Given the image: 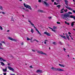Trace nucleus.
I'll list each match as a JSON object with an SVG mask.
<instances>
[{"mask_svg":"<svg viewBox=\"0 0 75 75\" xmlns=\"http://www.w3.org/2000/svg\"><path fill=\"white\" fill-rule=\"evenodd\" d=\"M0 29L1 30H3V28H2V27L0 26Z\"/></svg>","mask_w":75,"mask_h":75,"instance_id":"34","label":"nucleus"},{"mask_svg":"<svg viewBox=\"0 0 75 75\" xmlns=\"http://www.w3.org/2000/svg\"><path fill=\"white\" fill-rule=\"evenodd\" d=\"M67 25H69V23H67Z\"/></svg>","mask_w":75,"mask_h":75,"instance_id":"60","label":"nucleus"},{"mask_svg":"<svg viewBox=\"0 0 75 75\" xmlns=\"http://www.w3.org/2000/svg\"><path fill=\"white\" fill-rule=\"evenodd\" d=\"M64 10V9L63 8L62 9V10H61V11H63V10Z\"/></svg>","mask_w":75,"mask_h":75,"instance_id":"57","label":"nucleus"},{"mask_svg":"<svg viewBox=\"0 0 75 75\" xmlns=\"http://www.w3.org/2000/svg\"><path fill=\"white\" fill-rule=\"evenodd\" d=\"M70 17L71 18H73L74 20H75V16H70Z\"/></svg>","mask_w":75,"mask_h":75,"instance_id":"20","label":"nucleus"},{"mask_svg":"<svg viewBox=\"0 0 75 75\" xmlns=\"http://www.w3.org/2000/svg\"><path fill=\"white\" fill-rule=\"evenodd\" d=\"M48 27L50 29H51L52 31H53V32H54V33H56V32H57V31L56 30H54V29H53V28H51L50 27Z\"/></svg>","mask_w":75,"mask_h":75,"instance_id":"11","label":"nucleus"},{"mask_svg":"<svg viewBox=\"0 0 75 75\" xmlns=\"http://www.w3.org/2000/svg\"><path fill=\"white\" fill-rule=\"evenodd\" d=\"M8 38L9 40H11V41H14V42H17V39H13L10 37H8Z\"/></svg>","mask_w":75,"mask_h":75,"instance_id":"4","label":"nucleus"},{"mask_svg":"<svg viewBox=\"0 0 75 75\" xmlns=\"http://www.w3.org/2000/svg\"><path fill=\"white\" fill-rule=\"evenodd\" d=\"M1 43H2L3 44H6V43L4 41H1Z\"/></svg>","mask_w":75,"mask_h":75,"instance_id":"35","label":"nucleus"},{"mask_svg":"<svg viewBox=\"0 0 75 75\" xmlns=\"http://www.w3.org/2000/svg\"><path fill=\"white\" fill-rule=\"evenodd\" d=\"M0 63L1 64V65H2V66H4V65H5V64L3 62H0Z\"/></svg>","mask_w":75,"mask_h":75,"instance_id":"21","label":"nucleus"},{"mask_svg":"<svg viewBox=\"0 0 75 75\" xmlns=\"http://www.w3.org/2000/svg\"><path fill=\"white\" fill-rule=\"evenodd\" d=\"M59 36H61V37L63 38H64V39H66V37H65V36H64L62 35H60Z\"/></svg>","mask_w":75,"mask_h":75,"instance_id":"18","label":"nucleus"},{"mask_svg":"<svg viewBox=\"0 0 75 75\" xmlns=\"http://www.w3.org/2000/svg\"><path fill=\"white\" fill-rule=\"evenodd\" d=\"M53 29H57V27L55 26H53Z\"/></svg>","mask_w":75,"mask_h":75,"instance_id":"38","label":"nucleus"},{"mask_svg":"<svg viewBox=\"0 0 75 75\" xmlns=\"http://www.w3.org/2000/svg\"><path fill=\"white\" fill-rule=\"evenodd\" d=\"M30 68H33V66H30Z\"/></svg>","mask_w":75,"mask_h":75,"instance_id":"44","label":"nucleus"},{"mask_svg":"<svg viewBox=\"0 0 75 75\" xmlns=\"http://www.w3.org/2000/svg\"><path fill=\"white\" fill-rule=\"evenodd\" d=\"M30 42H34L32 40L30 41Z\"/></svg>","mask_w":75,"mask_h":75,"instance_id":"53","label":"nucleus"},{"mask_svg":"<svg viewBox=\"0 0 75 75\" xmlns=\"http://www.w3.org/2000/svg\"><path fill=\"white\" fill-rule=\"evenodd\" d=\"M38 11H39V12H41V13H44V11L42 10H38Z\"/></svg>","mask_w":75,"mask_h":75,"instance_id":"23","label":"nucleus"},{"mask_svg":"<svg viewBox=\"0 0 75 75\" xmlns=\"http://www.w3.org/2000/svg\"><path fill=\"white\" fill-rule=\"evenodd\" d=\"M64 11L65 12H67V11H68V10L67 9H66L65 10H64Z\"/></svg>","mask_w":75,"mask_h":75,"instance_id":"42","label":"nucleus"},{"mask_svg":"<svg viewBox=\"0 0 75 75\" xmlns=\"http://www.w3.org/2000/svg\"><path fill=\"white\" fill-rule=\"evenodd\" d=\"M73 12L74 13H75V11L73 10Z\"/></svg>","mask_w":75,"mask_h":75,"instance_id":"48","label":"nucleus"},{"mask_svg":"<svg viewBox=\"0 0 75 75\" xmlns=\"http://www.w3.org/2000/svg\"><path fill=\"white\" fill-rule=\"evenodd\" d=\"M65 34L66 35V36L67 38V39H68V40H69V36L68 35V34L67 33H66Z\"/></svg>","mask_w":75,"mask_h":75,"instance_id":"12","label":"nucleus"},{"mask_svg":"<svg viewBox=\"0 0 75 75\" xmlns=\"http://www.w3.org/2000/svg\"><path fill=\"white\" fill-rule=\"evenodd\" d=\"M68 13L69 14H72V13L71 12H69Z\"/></svg>","mask_w":75,"mask_h":75,"instance_id":"37","label":"nucleus"},{"mask_svg":"<svg viewBox=\"0 0 75 75\" xmlns=\"http://www.w3.org/2000/svg\"><path fill=\"white\" fill-rule=\"evenodd\" d=\"M37 52L38 54H42L43 55H46V56H47V53H45L42 51H38Z\"/></svg>","mask_w":75,"mask_h":75,"instance_id":"3","label":"nucleus"},{"mask_svg":"<svg viewBox=\"0 0 75 75\" xmlns=\"http://www.w3.org/2000/svg\"><path fill=\"white\" fill-rule=\"evenodd\" d=\"M66 8H67V9H68L69 10H71V11H73V9H72L70 7H69V6H65Z\"/></svg>","mask_w":75,"mask_h":75,"instance_id":"7","label":"nucleus"},{"mask_svg":"<svg viewBox=\"0 0 75 75\" xmlns=\"http://www.w3.org/2000/svg\"><path fill=\"white\" fill-rule=\"evenodd\" d=\"M10 75H15V74H11Z\"/></svg>","mask_w":75,"mask_h":75,"instance_id":"61","label":"nucleus"},{"mask_svg":"<svg viewBox=\"0 0 75 75\" xmlns=\"http://www.w3.org/2000/svg\"><path fill=\"white\" fill-rule=\"evenodd\" d=\"M53 44L54 45H57V43H56V42H53Z\"/></svg>","mask_w":75,"mask_h":75,"instance_id":"33","label":"nucleus"},{"mask_svg":"<svg viewBox=\"0 0 75 75\" xmlns=\"http://www.w3.org/2000/svg\"><path fill=\"white\" fill-rule=\"evenodd\" d=\"M2 46V44L0 43V47H1Z\"/></svg>","mask_w":75,"mask_h":75,"instance_id":"43","label":"nucleus"},{"mask_svg":"<svg viewBox=\"0 0 75 75\" xmlns=\"http://www.w3.org/2000/svg\"><path fill=\"white\" fill-rule=\"evenodd\" d=\"M3 71L4 72H6V71H7V67H6V68L5 69H3Z\"/></svg>","mask_w":75,"mask_h":75,"instance_id":"24","label":"nucleus"},{"mask_svg":"<svg viewBox=\"0 0 75 75\" xmlns=\"http://www.w3.org/2000/svg\"><path fill=\"white\" fill-rule=\"evenodd\" d=\"M64 71V69H60L59 68H58L56 69V71Z\"/></svg>","mask_w":75,"mask_h":75,"instance_id":"6","label":"nucleus"},{"mask_svg":"<svg viewBox=\"0 0 75 75\" xmlns=\"http://www.w3.org/2000/svg\"><path fill=\"white\" fill-rule=\"evenodd\" d=\"M27 41H29V40H30V39L28 38L27 37Z\"/></svg>","mask_w":75,"mask_h":75,"instance_id":"32","label":"nucleus"},{"mask_svg":"<svg viewBox=\"0 0 75 75\" xmlns=\"http://www.w3.org/2000/svg\"><path fill=\"white\" fill-rule=\"evenodd\" d=\"M10 65V63H9L8 64V65Z\"/></svg>","mask_w":75,"mask_h":75,"instance_id":"64","label":"nucleus"},{"mask_svg":"<svg viewBox=\"0 0 75 75\" xmlns=\"http://www.w3.org/2000/svg\"><path fill=\"white\" fill-rule=\"evenodd\" d=\"M57 24H61V23H60V22H57Z\"/></svg>","mask_w":75,"mask_h":75,"instance_id":"40","label":"nucleus"},{"mask_svg":"<svg viewBox=\"0 0 75 75\" xmlns=\"http://www.w3.org/2000/svg\"><path fill=\"white\" fill-rule=\"evenodd\" d=\"M34 28L35 29V30H36V31H37L38 33L39 34H40V35H41V33H40V31H39L38 30V29H37V28H35V26H34Z\"/></svg>","mask_w":75,"mask_h":75,"instance_id":"5","label":"nucleus"},{"mask_svg":"<svg viewBox=\"0 0 75 75\" xmlns=\"http://www.w3.org/2000/svg\"><path fill=\"white\" fill-rule=\"evenodd\" d=\"M51 69H52L53 71H57V68H55L53 67L51 68Z\"/></svg>","mask_w":75,"mask_h":75,"instance_id":"16","label":"nucleus"},{"mask_svg":"<svg viewBox=\"0 0 75 75\" xmlns=\"http://www.w3.org/2000/svg\"><path fill=\"white\" fill-rule=\"evenodd\" d=\"M44 34H46V35H48V36H51V34L47 32H44Z\"/></svg>","mask_w":75,"mask_h":75,"instance_id":"9","label":"nucleus"},{"mask_svg":"<svg viewBox=\"0 0 75 75\" xmlns=\"http://www.w3.org/2000/svg\"><path fill=\"white\" fill-rule=\"evenodd\" d=\"M1 13L2 14H5V13L4 12H0V14H1Z\"/></svg>","mask_w":75,"mask_h":75,"instance_id":"26","label":"nucleus"},{"mask_svg":"<svg viewBox=\"0 0 75 75\" xmlns=\"http://www.w3.org/2000/svg\"><path fill=\"white\" fill-rule=\"evenodd\" d=\"M57 7H58V8H59L60 7H61V5H57Z\"/></svg>","mask_w":75,"mask_h":75,"instance_id":"31","label":"nucleus"},{"mask_svg":"<svg viewBox=\"0 0 75 75\" xmlns=\"http://www.w3.org/2000/svg\"><path fill=\"white\" fill-rule=\"evenodd\" d=\"M32 50V51H33V52H35V50Z\"/></svg>","mask_w":75,"mask_h":75,"instance_id":"51","label":"nucleus"},{"mask_svg":"<svg viewBox=\"0 0 75 75\" xmlns=\"http://www.w3.org/2000/svg\"><path fill=\"white\" fill-rule=\"evenodd\" d=\"M24 10L26 11H28V12H29V10L28 9H24Z\"/></svg>","mask_w":75,"mask_h":75,"instance_id":"28","label":"nucleus"},{"mask_svg":"<svg viewBox=\"0 0 75 75\" xmlns=\"http://www.w3.org/2000/svg\"><path fill=\"white\" fill-rule=\"evenodd\" d=\"M38 1L39 3H41V0H38Z\"/></svg>","mask_w":75,"mask_h":75,"instance_id":"39","label":"nucleus"},{"mask_svg":"<svg viewBox=\"0 0 75 75\" xmlns=\"http://www.w3.org/2000/svg\"><path fill=\"white\" fill-rule=\"evenodd\" d=\"M10 31V30H8L7 31V32H9Z\"/></svg>","mask_w":75,"mask_h":75,"instance_id":"63","label":"nucleus"},{"mask_svg":"<svg viewBox=\"0 0 75 75\" xmlns=\"http://www.w3.org/2000/svg\"><path fill=\"white\" fill-rule=\"evenodd\" d=\"M4 75H6V73H4Z\"/></svg>","mask_w":75,"mask_h":75,"instance_id":"56","label":"nucleus"},{"mask_svg":"<svg viewBox=\"0 0 75 75\" xmlns=\"http://www.w3.org/2000/svg\"><path fill=\"white\" fill-rule=\"evenodd\" d=\"M20 8H21V9H23V10H25V8H24L23 6H21V7H20Z\"/></svg>","mask_w":75,"mask_h":75,"instance_id":"30","label":"nucleus"},{"mask_svg":"<svg viewBox=\"0 0 75 75\" xmlns=\"http://www.w3.org/2000/svg\"><path fill=\"white\" fill-rule=\"evenodd\" d=\"M65 23L66 24H67V21H65Z\"/></svg>","mask_w":75,"mask_h":75,"instance_id":"46","label":"nucleus"},{"mask_svg":"<svg viewBox=\"0 0 75 75\" xmlns=\"http://www.w3.org/2000/svg\"><path fill=\"white\" fill-rule=\"evenodd\" d=\"M54 4H55V5H56V4H57V3H56V2H54Z\"/></svg>","mask_w":75,"mask_h":75,"instance_id":"54","label":"nucleus"},{"mask_svg":"<svg viewBox=\"0 0 75 75\" xmlns=\"http://www.w3.org/2000/svg\"><path fill=\"white\" fill-rule=\"evenodd\" d=\"M52 2H54V0H52Z\"/></svg>","mask_w":75,"mask_h":75,"instance_id":"59","label":"nucleus"},{"mask_svg":"<svg viewBox=\"0 0 75 75\" xmlns=\"http://www.w3.org/2000/svg\"><path fill=\"white\" fill-rule=\"evenodd\" d=\"M0 60L1 61L2 60L3 61V62H6V60H4L3 59H2V58L0 57Z\"/></svg>","mask_w":75,"mask_h":75,"instance_id":"17","label":"nucleus"},{"mask_svg":"<svg viewBox=\"0 0 75 75\" xmlns=\"http://www.w3.org/2000/svg\"><path fill=\"white\" fill-rule=\"evenodd\" d=\"M23 44H24V43H23V42H22V43H21V45H23Z\"/></svg>","mask_w":75,"mask_h":75,"instance_id":"45","label":"nucleus"},{"mask_svg":"<svg viewBox=\"0 0 75 75\" xmlns=\"http://www.w3.org/2000/svg\"><path fill=\"white\" fill-rule=\"evenodd\" d=\"M59 65L61 67H65V65L64 64H59Z\"/></svg>","mask_w":75,"mask_h":75,"instance_id":"15","label":"nucleus"},{"mask_svg":"<svg viewBox=\"0 0 75 75\" xmlns=\"http://www.w3.org/2000/svg\"><path fill=\"white\" fill-rule=\"evenodd\" d=\"M23 5L25 7H26V8H28V9H29V10H32V8H31V6H30L29 5L25 4V3L23 4Z\"/></svg>","mask_w":75,"mask_h":75,"instance_id":"2","label":"nucleus"},{"mask_svg":"<svg viewBox=\"0 0 75 75\" xmlns=\"http://www.w3.org/2000/svg\"><path fill=\"white\" fill-rule=\"evenodd\" d=\"M59 43L60 44H61V45H62V43H61V42H59Z\"/></svg>","mask_w":75,"mask_h":75,"instance_id":"50","label":"nucleus"},{"mask_svg":"<svg viewBox=\"0 0 75 75\" xmlns=\"http://www.w3.org/2000/svg\"><path fill=\"white\" fill-rule=\"evenodd\" d=\"M64 1L65 2V4L68 6V1L67 0H64Z\"/></svg>","mask_w":75,"mask_h":75,"instance_id":"19","label":"nucleus"},{"mask_svg":"<svg viewBox=\"0 0 75 75\" xmlns=\"http://www.w3.org/2000/svg\"><path fill=\"white\" fill-rule=\"evenodd\" d=\"M31 32L32 33V34H33L34 33V30L33 29H31Z\"/></svg>","mask_w":75,"mask_h":75,"instance_id":"25","label":"nucleus"},{"mask_svg":"<svg viewBox=\"0 0 75 75\" xmlns=\"http://www.w3.org/2000/svg\"><path fill=\"white\" fill-rule=\"evenodd\" d=\"M36 72H37L38 73V72H39L40 73H42V71L41 70H38L36 71Z\"/></svg>","mask_w":75,"mask_h":75,"instance_id":"14","label":"nucleus"},{"mask_svg":"<svg viewBox=\"0 0 75 75\" xmlns=\"http://www.w3.org/2000/svg\"><path fill=\"white\" fill-rule=\"evenodd\" d=\"M61 17L63 19H64L67 21L69 20V14L68 13L62 14L61 15Z\"/></svg>","mask_w":75,"mask_h":75,"instance_id":"1","label":"nucleus"},{"mask_svg":"<svg viewBox=\"0 0 75 75\" xmlns=\"http://www.w3.org/2000/svg\"><path fill=\"white\" fill-rule=\"evenodd\" d=\"M44 43L45 44H47V43L45 41L44 42Z\"/></svg>","mask_w":75,"mask_h":75,"instance_id":"58","label":"nucleus"},{"mask_svg":"<svg viewBox=\"0 0 75 75\" xmlns=\"http://www.w3.org/2000/svg\"><path fill=\"white\" fill-rule=\"evenodd\" d=\"M64 13V11H62L60 12L61 13Z\"/></svg>","mask_w":75,"mask_h":75,"instance_id":"52","label":"nucleus"},{"mask_svg":"<svg viewBox=\"0 0 75 75\" xmlns=\"http://www.w3.org/2000/svg\"><path fill=\"white\" fill-rule=\"evenodd\" d=\"M0 9L2 11L3 10V7L2 6H0Z\"/></svg>","mask_w":75,"mask_h":75,"instance_id":"27","label":"nucleus"},{"mask_svg":"<svg viewBox=\"0 0 75 75\" xmlns=\"http://www.w3.org/2000/svg\"><path fill=\"white\" fill-rule=\"evenodd\" d=\"M44 3L45 4L46 7H50V4H48L47 2L44 1Z\"/></svg>","mask_w":75,"mask_h":75,"instance_id":"8","label":"nucleus"},{"mask_svg":"<svg viewBox=\"0 0 75 75\" xmlns=\"http://www.w3.org/2000/svg\"><path fill=\"white\" fill-rule=\"evenodd\" d=\"M63 50L65 52V50H66V49H65V48H63Z\"/></svg>","mask_w":75,"mask_h":75,"instance_id":"41","label":"nucleus"},{"mask_svg":"<svg viewBox=\"0 0 75 75\" xmlns=\"http://www.w3.org/2000/svg\"><path fill=\"white\" fill-rule=\"evenodd\" d=\"M74 23H75V22H72L71 23V26L72 27H73L74 26Z\"/></svg>","mask_w":75,"mask_h":75,"instance_id":"22","label":"nucleus"},{"mask_svg":"<svg viewBox=\"0 0 75 75\" xmlns=\"http://www.w3.org/2000/svg\"><path fill=\"white\" fill-rule=\"evenodd\" d=\"M33 40V38H31L30 39V40L31 41Z\"/></svg>","mask_w":75,"mask_h":75,"instance_id":"47","label":"nucleus"},{"mask_svg":"<svg viewBox=\"0 0 75 75\" xmlns=\"http://www.w3.org/2000/svg\"><path fill=\"white\" fill-rule=\"evenodd\" d=\"M8 69H9V70H11V71H13V72L14 71V69H13V68H12L11 67H8Z\"/></svg>","mask_w":75,"mask_h":75,"instance_id":"10","label":"nucleus"},{"mask_svg":"<svg viewBox=\"0 0 75 75\" xmlns=\"http://www.w3.org/2000/svg\"><path fill=\"white\" fill-rule=\"evenodd\" d=\"M36 41V42H39V41H38V40H37L36 39H34L33 40V41Z\"/></svg>","mask_w":75,"mask_h":75,"instance_id":"29","label":"nucleus"},{"mask_svg":"<svg viewBox=\"0 0 75 75\" xmlns=\"http://www.w3.org/2000/svg\"><path fill=\"white\" fill-rule=\"evenodd\" d=\"M0 49H1V50H3L4 49L3 48L0 47Z\"/></svg>","mask_w":75,"mask_h":75,"instance_id":"49","label":"nucleus"},{"mask_svg":"<svg viewBox=\"0 0 75 75\" xmlns=\"http://www.w3.org/2000/svg\"><path fill=\"white\" fill-rule=\"evenodd\" d=\"M28 21L29 23H30V24L31 25H32V26H34V25L33 23H32V22L31 21L29 20H28Z\"/></svg>","mask_w":75,"mask_h":75,"instance_id":"13","label":"nucleus"},{"mask_svg":"<svg viewBox=\"0 0 75 75\" xmlns=\"http://www.w3.org/2000/svg\"><path fill=\"white\" fill-rule=\"evenodd\" d=\"M68 34H71V33L70 32H69L68 33Z\"/></svg>","mask_w":75,"mask_h":75,"instance_id":"55","label":"nucleus"},{"mask_svg":"<svg viewBox=\"0 0 75 75\" xmlns=\"http://www.w3.org/2000/svg\"><path fill=\"white\" fill-rule=\"evenodd\" d=\"M45 41H48V40H45Z\"/></svg>","mask_w":75,"mask_h":75,"instance_id":"62","label":"nucleus"},{"mask_svg":"<svg viewBox=\"0 0 75 75\" xmlns=\"http://www.w3.org/2000/svg\"><path fill=\"white\" fill-rule=\"evenodd\" d=\"M48 19H49V20H50V19H51V18H52V17L50 16V17H48Z\"/></svg>","mask_w":75,"mask_h":75,"instance_id":"36","label":"nucleus"}]
</instances>
